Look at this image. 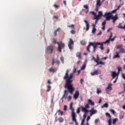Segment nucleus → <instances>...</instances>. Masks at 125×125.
Returning a JSON list of instances; mask_svg holds the SVG:
<instances>
[{
  "mask_svg": "<svg viewBox=\"0 0 125 125\" xmlns=\"http://www.w3.org/2000/svg\"><path fill=\"white\" fill-rule=\"evenodd\" d=\"M118 28H119V29L120 28V29H124V26L123 27V26H122L121 25H119V26H118Z\"/></svg>",
  "mask_w": 125,
  "mask_h": 125,
  "instance_id": "nucleus-63",
  "label": "nucleus"
},
{
  "mask_svg": "<svg viewBox=\"0 0 125 125\" xmlns=\"http://www.w3.org/2000/svg\"><path fill=\"white\" fill-rule=\"evenodd\" d=\"M58 112L59 113H60L61 116H63V111H61L60 110V109H59L58 111Z\"/></svg>",
  "mask_w": 125,
  "mask_h": 125,
  "instance_id": "nucleus-51",
  "label": "nucleus"
},
{
  "mask_svg": "<svg viewBox=\"0 0 125 125\" xmlns=\"http://www.w3.org/2000/svg\"><path fill=\"white\" fill-rule=\"evenodd\" d=\"M54 63H56V64H60V62L59 60H55L54 59L52 60V65H54Z\"/></svg>",
  "mask_w": 125,
  "mask_h": 125,
  "instance_id": "nucleus-20",
  "label": "nucleus"
},
{
  "mask_svg": "<svg viewBox=\"0 0 125 125\" xmlns=\"http://www.w3.org/2000/svg\"><path fill=\"white\" fill-rule=\"evenodd\" d=\"M120 52H116V55H115L113 56V58H114V59H116V58H120V57H121L120 56V55L119 54V53H120Z\"/></svg>",
  "mask_w": 125,
  "mask_h": 125,
  "instance_id": "nucleus-18",
  "label": "nucleus"
},
{
  "mask_svg": "<svg viewBox=\"0 0 125 125\" xmlns=\"http://www.w3.org/2000/svg\"><path fill=\"white\" fill-rule=\"evenodd\" d=\"M112 83H109L108 84V86L106 87V88L105 89V90L106 91V93H108V91H109V90H112Z\"/></svg>",
  "mask_w": 125,
  "mask_h": 125,
  "instance_id": "nucleus-15",
  "label": "nucleus"
},
{
  "mask_svg": "<svg viewBox=\"0 0 125 125\" xmlns=\"http://www.w3.org/2000/svg\"><path fill=\"white\" fill-rule=\"evenodd\" d=\"M110 111L111 112V113H112V114L113 115H115V113H116V112L115 111V110L114 109H110Z\"/></svg>",
  "mask_w": 125,
  "mask_h": 125,
  "instance_id": "nucleus-44",
  "label": "nucleus"
},
{
  "mask_svg": "<svg viewBox=\"0 0 125 125\" xmlns=\"http://www.w3.org/2000/svg\"><path fill=\"white\" fill-rule=\"evenodd\" d=\"M89 112H91L92 114H96L97 113V111L94 110V109H91V110L89 111Z\"/></svg>",
  "mask_w": 125,
  "mask_h": 125,
  "instance_id": "nucleus-30",
  "label": "nucleus"
},
{
  "mask_svg": "<svg viewBox=\"0 0 125 125\" xmlns=\"http://www.w3.org/2000/svg\"><path fill=\"white\" fill-rule=\"evenodd\" d=\"M107 21V19H106L102 23V25H103V26H105V25H106V21Z\"/></svg>",
  "mask_w": 125,
  "mask_h": 125,
  "instance_id": "nucleus-39",
  "label": "nucleus"
},
{
  "mask_svg": "<svg viewBox=\"0 0 125 125\" xmlns=\"http://www.w3.org/2000/svg\"><path fill=\"white\" fill-rule=\"evenodd\" d=\"M84 23L86 24V31H88L89 30V23L86 20H84Z\"/></svg>",
  "mask_w": 125,
  "mask_h": 125,
  "instance_id": "nucleus-16",
  "label": "nucleus"
},
{
  "mask_svg": "<svg viewBox=\"0 0 125 125\" xmlns=\"http://www.w3.org/2000/svg\"><path fill=\"white\" fill-rule=\"evenodd\" d=\"M49 71L50 72V73L51 72L55 73V72H56V70H55L54 68L51 67L49 69Z\"/></svg>",
  "mask_w": 125,
  "mask_h": 125,
  "instance_id": "nucleus-24",
  "label": "nucleus"
},
{
  "mask_svg": "<svg viewBox=\"0 0 125 125\" xmlns=\"http://www.w3.org/2000/svg\"><path fill=\"white\" fill-rule=\"evenodd\" d=\"M117 121H118V118H115L114 119H113V121H112L113 125H115V124L117 123Z\"/></svg>",
  "mask_w": 125,
  "mask_h": 125,
  "instance_id": "nucleus-29",
  "label": "nucleus"
},
{
  "mask_svg": "<svg viewBox=\"0 0 125 125\" xmlns=\"http://www.w3.org/2000/svg\"><path fill=\"white\" fill-rule=\"evenodd\" d=\"M96 6H101V2H100V0H98L96 3Z\"/></svg>",
  "mask_w": 125,
  "mask_h": 125,
  "instance_id": "nucleus-25",
  "label": "nucleus"
},
{
  "mask_svg": "<svg viewBox=\"0 0 125 125\" xmlns=\"http://www.w3.org/2000/svg\"><path fill=\"white\" fill-rule=\"evenodd\" d=\"M53 43L56 44V43H57V42H57V40H56V39H53Z\"/></svg>",
  "mask_w": 125,
  "mask_h": 125,
  "instance_id": "nucleus-43",
  "label": "nucleus"
},
{
  "mask_svg": "<svg viewBox=\"0 0 125 125\" xmlns=\"http://www.w3.org/2000/svg\"><path fill=\"white\" fill-rule=\"evenodd\" d=\"M67 109V105H64L63 107V111H66Z\"/></svg>",
  "mask_w": 125,
  "mask_h": 125,
  "instance_id": "nucleus-52",
  "label": "nucleus"
},
{
  "mask_svg": "<svg viewBox=\"0 0 125 125\" xmlns=\"http://www.w3.org/2000/svg\"><path fill=\"white\" fill-rule=\"evenodd\" d=\"M95 18H94V19H95L96 20H99V19L100 18V17L98 15H96L95 16Z\"/></svg>",
  "mask_w": 125,
  "mask_h": 125,
  "instance_id": "nucleus-34",
  "label": "nucleus"
},
{
  "mask_svg": "<svg viewBox=\"0 0 125 125\" xmlns=\"http://www.w3.org/2000/svg\"><path fill=\"white\" fill-rule=\"evenodd\" d=\"M104 18L106 19L107 21H110V20L112 19L113 20V23H115L117 19H119V17H118V15L116 14L115 16H113V15L106 16L105 17H104Z\"/></svg>",
  "mask_w": 125,
  "mask_h": 125,
  "instance_id": "nucleus-3",
  "label": "nucleus"
},
{
  "mask_svg": "<svg viewBox=\"0 0 125 125\" xmlns=\"http://www.w3.org/2000/svg\"><path fill=\"white\" fill-rule=\"evenodd\" d=\"M68 90H65L64 92V95L63 96V97L62 98V100L63 102V99H66V98H67V96L68 95Z\"/></svg>",
  "mask_w": 125,
  "mask_h": 125,
  "instance_id": "nucleus-13",
  "label": "nucleus"
},
{
  "mask_svg": "<svg viewBox=\"0 0 125 125\" xmlns=\"http://www.w3.org/2000/svg\"><path fill=\"white\" fill-rule=\"evenodd\" d=\"M83 7L85 9H83V11H85V13L86 14H87V13H88V12L89 11V8L88 7V5H84L83 6Z\"/></svg>",
  "mask_w": 125,
  "mask_h": 125,
  "instance_id": "nucleus-10",
  "label": "nucleus"
},
{
  "mask_svg": "<svg viewBox=\"0 0 125 125\" xmlns=\"http://www.w3.org/2000/svg\"><path fill=\"white\" fill-rule=\"evenodd\" d=\"M72 45H74V41H73V39H70L69 42H68V46L71 50L73 49V47H72Z\"/></svg>",
  "mask_w": 125,
  "mask_h": 125,
  "instance_id": "nucleus-9",
  "label": "nucleus"
},
{
  "mask_svg": "<svg viewBox=\"0 0 125 125\" xmlns=\"http://www.w3.org/2000/svg\"><path fill=\"white\" fill-rule=\"evenodd\" d=\"M111 76L112 77V79H115V78L117 77V73H116V71H112Z\"/></svg>",
  "mask_w": 125,
  "mask_h": 125,
  "instance_id": "nucleus-17",
  "label": "nucleus"
},
{
  "mask_svg": "<svg viewBox=\"0 0 125 125\" xmlns=\"http://www.w3.org/2000/svg\"><path fill=\"white\" fill-rule=\"evenodd\" d=\"M54 36H55V37H57V31H56V30L54 33Z\"/></svg>",
  "mask_w": 125,
  "mask_h": 125,
  "instance_id": "nucleus-57",
  "label": "nucleus"
},
{
  "mask_svg": "<svg viewBox=\"0 0 125 125\" xmlns=\"http://www.w3.org/2000/svg\"><path fill=\"white\" fill-rule=\"evenodd\" d=\"M97 94H99V93H101V90L99 89V88H97Z\"/></svg>",
  "mask_w": 125,
  "mask_h": 125,
  "instance_id": "nucleus-42",
  "label": "nucleus"
},
{
  "mask_svg": "<svg viewBox=\"0 0 125 125\" xmlns=\"http://www.w3.org/2000/svg\"><path fill=\"white\" fill-rule=\"evenodd\" d=\"M67 27L68 28H72V29H74L75 28V25L74 24H71L70 25H68Z\"/></svg>",
  "mask_w": 125,
  "mask_h": 125,
  "instance_id": "nucleus-37",
  "label": "nucleus"
},
{
  "mask_svg": "<svg viewBox=\"0 0 125 125\" xmlns=\"http://www.w3.org/2000/svg\"><path fill=\"white\" fill-rule=\"evenodd\" d=\"M81 42V44H82V45H85V41H82L80 42Z\"/></svg>",
  "mask_w": 125,
  "mask_h": 125,
  "instance_id": "nucleus-35",
  "label": "nucleus"
},
{
  "mask_svg": "<svg viewBox=\"0 0 125 125\" xmlns=\"http://www.w3.org/2000/svg\"><path fill=\"white\" fill-rule=\"evenodd\" d=\"M104 107L105 108H108V107H109V104H108V103H105L102 106V108H104Z\"/></svg>",
  "mask_w": 125,
  "mask_h": 125,
  "instance_id": "nucleus-28",
  "label": "nucleus"
},
{
  "mask_svg": "<svg viewBox=\"0 0 125 125\" xmlns=\"http://www.w3.org/2000/svg\"><path fill=\"white\" fill-rule=\"evenodd\" d=\"M117 48H118V49H119V50H121V49H122V45H119L117 46Z\"/></svg>",
  "mask_w": 125,
  "mask_h": 125,
  "instance_id": "nucleus-47",
  "label": "nucleus"
},
{
  "mask_svg": "<svg viewBox=\"0 0 125 125\" xmlns=\"http://www.w3.org/2000/svg\"><path fill=\"white\" fill-rule=\"evenodd\" d=\"M47 51L48 53H52L53 51V46L50 45L47 47Z\"/></svg>",
  "mask_w": 125,
  "mask_h": 125,
  "instance_id": "nucleus-11",
  "label": "nucleus"
},
{
  "mask_svg": "<svg viewBox=\"0 0 125 125\" xmlns=\"http://www.w3.org/2000/svg\"><path fill=\"white\" fill-rule=\"evenodd\" d=\"M81 107H78L77 110V114H80V112H81V111L80 110V109H81Z\"/></svg>",
  "mask_w": 125,
  "mask_h": 125,
  "instance_id": "nucleus-50",
  "label": "nucleus"
},
{
  "mask_svg": "<svg viewBox=\"0 0 125 125\" xmlns=\"http://www.w3.org/2000/svg\"><path fill=\"white\" fill-rule=\"evenodd\" d=\"M47 88L48 89L46 90V92H49V91H50V90L51 89V86H50V85H48Z\"/></svg>",
  "mask_w": 125,
  "mask_h": 125,
  "instance_id": "nucleus-32",
  "label": "nucleus"
},
{
  "mask_svg": "<svg viewBox=\"0 0 125 125\" xmlns=\"http://www.w3.org/2000/svg\"><path fill=\"white\" fill-rule=\"evenodd\" d=\"M81 108L82 109V112H84L83 115V119H85V118H86V116L87 115V113L89 112V110L85 109V108H84L83 106H81Z\"/></svg>",
  "mask_w": 125,
  "mask_h": 125,
  "instance_id": "nucleus-5",
  "label": "nucleus"
},
{
  "mask_svg": "<svg viewBox=\"0 0 125 125\" xmlns=\"http://www.w3.org/2000/svg\"><path fill=\"white\" fill-rule=\"evenodd\" d=\"M120 51L121 53H125V49L124 48L120 49Z\"/></svg>",
  "mask_w": 125,
  "mask_h": 125,
  "instance_id": "nucleus-33",
  "label": "nucleus"
},
{
  "mask_svg": "<svg viewBox=\"0 0 125 125\" xmlns=\"http://www.w3.org/2000/svg\"><path fill=\"white\" fill-rule=\"evenodd\" d=\"M117 9H115L111 12H106L104 14V15L103 16L104 17H105V16H110L111 15H113V13H115V12H117Z\"/></svg>",
  "mask_w": 125,
  "mask_h": 125,
  "instance_id": "nucleus-7",
  "label": "nucleus"
},
{
  "mask_svg": "<svg viewBox=\"0 0 125 125\" xmlns=\"http://www.w3.org/2000/svg\"><path fill=\"white\" fill-rule=\"evenodd\" d=\"M122 77L124 80H125V74H122Z\"/></svg>",
  "mask_w": 125,
  "mask_h": 125,
  "instance_id": "nucleus-64",
  "label": "nucleus"
},
{
  "mask_svg": "<svg viewBox=\"0 0 125 125\" xmlns=\"http://www.w3.org/2000/svg\"><path fill=\"white\" fill-rule=\"evenodd\" d=\"M100 48L101 49V50H103L104 49V47H103V45H100Z\"/></svg>",
  "mask_w": 125,
  "mask_h": 125,
  "instance_id": "nucleus-62",
  "label": "nucleus"
},
{
  "mask_svg": "<svg viewBox=\"0 0 125 125\" xmlns=\"http://www.w3.org/2000/svg\"><path fill=\"white\" fill-rule=\"evenodd\" d=\"M105 116L106 117H108V118H109V120L107 121V123H108V125H112V119L111 118H112V116H111L110 113L106 112L105 113Z\"/></svg>",
  "mask_w": 125,
  "mask_h": 125,
  "instance_id": "nucleus-8",
  "label": "nucleus"
},
{
  "mask_svg": "<svg viewBox=\"0 0 125 125\" xmlns=\"http://www.w3.org/2000/svg\"><path fill=\"white\" fill-rule=\"evenodd\" d=\"M96 32V29L95 27H93L92 30V34H94Z\"/></svg>",
  "mask_w": 125,
  "mask_h": 125,
  "instance_id": "nucleus-38",
  "label": "nucleus"
},
{
  "mask_svg": "<svg viewBox=\"0 0 125 125\" xmlns=\"http://www.w3.org/2000/svg\"><path fill=\"white\" fill-rule=\"evenodd\" d=\"M58 121L60 123H63V122H64V119L62 117H59L58 118Z\"/></svg>",
  "mask_w": 125,
  "mask_h": 125,
  "instance_id": "nucleus-26",
  "label": "nucleus"
},
{
  "mask_svg": "<svg viewBox=\"0 0 125 125\" xmlns=\"http://www.w3.org/2000/svg\"><path fill=\"white\" fill-rule=\"evenodd\" d=\"M123 85H124V91L122 92V93H125V83H123Z\"/></svg>",
  "mask_w": 125,
  "mask_h": 125,
  "instance_id": "nucleus-49",
  "label": "nucleus"
},
{
  "mask_svg": "<svg viewBox=\"0 0 125 125\" xmlns=\"http://www.w3.org/2000/svg\"><path fill=\"white\" fill-rule=\"evenodd\" d=\"M79 96H80V93L79 92V91H76L73 97L74 99H78V98H79Z\"/></svg>",
  "mask_w": 125,
  "mask_h": 125,
  "instance_id": "nucleus-14",
  "label": "nucleus"
},
{
  "mask_svg": "<svg viewBox=\"0 0 125 125\" xmlns=\"http://www.w3.org/2000/svg\"><path fill=\"white\" fill-rule=\"evenodd\" d=\"M70 33L72 35H75V34H76V31H75V30H72L70 31Z\"/></svg>",
  "mask_w": 125,
  "mask_h": 125,
  "instance_id": "nucleus-45",
  "label": "nucleus"
},
{
  "mask_svg": "<svg viewBox=\"0 0 125 125\" xmlns=\"http://www.w3.org/2000/svg\"><path fill=\"white\" fill-rule=\"evenodd\" d=\"M72 122H75L76 125H79L78 121H77V115H74V116H71Z\"/></svg>",
  "mask_w": 125,
  "mask_h": 125,
  "instance_id": "nucleus-12",
  "label": "nucleus"
},
{
  "mask_svg": "<svg viewBox=\"0 0 125 125\" xmlns=\"http://www.w3.org/2000/svg\"><path fill=\"white\" fill-rule=\"evenodd\" d=\"M88 104H89H89H90V105H92V106H94L95 105L94 102H92V101L90 99L88 100Z\"/></svg>",
  "mask_w": 125,
  "mask_h": 125,
  "instance_id": "nucleus-22",
  "label": "nucleus"
},
{
  "mask_svg": "<svg viewBox=\"0 0 125 125\" xmlns=\"http://www.w3.org/2000/svg\"><path fill=\"white\" fill-rule=\"evenodd\" d=\"M100 58H99V55H96V63H98L99 62Z\"/></svg>",
  "mask_w": 125,
  "mask_h": 125,
  "instance_id": "nucleus-27",
  "label": "nucleus"
},
{
  "mask_svg": "<svg viewBox=\"0 0 125 125\" xmlns=\"http://www.w3.org/2000/svg\"><path fill=\"white\" fill-rule=\"evenodd\" d=\"M90 120V116H88L86 119V122H88V121Z\"/></svg>",
  "mask_w": 125,
  "mask_h": 125,
  "instance_id": "nucleus-59",
  "label": "nucleus"
},
{
  "mask_svg": "<svg viewBox=\"0 0 125 125\" xmlns=\"http://www.w3.org/2000/svg\"><path fill=\"white\" fill-rule=\"evenodd\" d=\"M85 109H89L90 106H89V104H87L85 105Z\"/></svg>",
  "mask_w": 125,
  "mask_h": 125,
  "instance_id": "nucleus-36",
  "label": "nucleus"
},
{
  "mask_svg": "<svg viewBox=\"0 0 125 125\" xmlns=\"http://www.w3.org/2000/svg\"><path fill=\"white\" fill-rule=\"evenodd\" d=\"M96 11L97 12L98 10H99V6H96V8H95Z\"/></svg>",
  "mask_w": 125,
  "mask_h": 125,
  "instance_id": "nucleus-55",
  "label": "nucleus"
},
{
  "mask_svg": "<svg viewBox=\"0 0 125 125\" xmlns=\"http://www.w3.org/2000/svg\"><path fill=\"white\" fill-rule=\"evenodd\" d=\"M85 121V119H83V120L82 121V123H81L82 125H83V123H84Z\"/></svg>",
  "mask_w": 125,
  "mask_h": 125,
  "instance_id": "nucleus-61",
  "label": "nucleus"
},
{
  "mask_svg": "<svg viewBox=\"0 0 125 125\" xmlns=\"http://www.w3.org/2000/svg\"><path fill=\"white\" fill-rule=\"evenodd\" d=\"M105 64H106V63H105V62H103L102 61L97 62V64L95 65V66H98V65H105Z\"/></svg>",
  "mask_w": 125,
  "mask_h": 125,
  "instance_id": "nucleus-19",
  "label": "nucleus"
},
{
  "mask_svg": "<svg viewBox=\"0 0 125 125\" xmlns=\"http://www.w3.org/2000/svg\"><path fill=\"white\" fill-rule=\"evenodd\" d=\"M67 99H68V101H71V100L72 99V96H69L67 98Z\"/></svg>",
  "mask_w": 125,
  "mask_h": 125,
  "instance_id": "nucleus-53",
  "label": "nucleus"
},
{
  "mask_svg": "<svg viewBox=\"0 0 125 125\" xmlns=\"http://www.w3.org/2000/svg\"><path fill=\"white\" fill-rule=\"evenodd\" d=\"M69 72H70V70L67 69L63 77V80H65V84L64 85V87L67 89L70 94H73V93L75 91V88L72 83H73V80L72 79L74 76V74L77 72V68H74L73 73H70L69 76Z\"/></svg>",
  "mask_w": 125,
  "mask_h": 125,
  "instance_id": "nucleus-1",
  "label": "nucleus"
},
{
  "mask_svg": "<svg viewBox=\"0 0 125 125\" xmlns=\"http://www.w3.org/2000/svg\"><path fill=\"white\" fill-rule=\"evenodd\" d=\"M69 109L71 110V117L77 116V114L75 112V109L73 108V103H70Z\"/></svg>",
  "mask_w": 125,
  "mask_h": 125,
  "instance_id": "nucleus-6",
  "label": "nucleus"
},
{
  "mask_svg": "<svg viewBox=\"0 0 125 125\" xmlns=\"http://www.w3.org/2000/svg\"><path fill=\"white\" fill-rule=\"evenodd\" d=\"M98 122H99V119H95V124H96V125L97 124V123H98Z\"/></svg>",
  "mask_w": 125,
  "mask_h": 125,
  "instance_id": "nucleus-54",
  "label": "nucleus"
},
{
  "mask_svg": "<svg viewBox=\"0 0 125 125\" xmlns=\"http://www.w3.org/2000/svg\"><path fill=\"white\" fill-rule=\"evenodd\" d=\"M85 69V64H83L81 67V70H84Z\"/></svg>",
  "mask_w": 125,
  "mask_h": 125,
  "instance_id": "nucleus-46",
  "label": "nucleus"
},
{
  "mask_svg": "<svg viewBox=\"0 0 125 125\" xmlns=\"http://www.w3.org/2000/svg\"><path fill=\"white\" fill-rule=\"evenodd\" d=\"M117 69H118V71L119 72L122 71V67H121V66H118V67H117Z\"/></svg>",
  "mask_w": 125,
  "mask_h": 125,
  "instance_id": "nucleus-48",
  "label": "nucleus"
},
{
  "mask_svg": "<svg viewBox=\"0 0 125 125\" xmlns=\"http://www.w3.org/2000/svg\"><path fill=\"white\" fill-rule=\"evenodd\" d=\"M113 37V33L112 32H110V36L109 38L105 42L101 43L99 42H90L89 43V44L87 46L86 49L87 51L88 52H90V50H89V48H90V46H93V52H95L96 51V49H97V46L98 45H103V44H105V43H109L110 42V41L114 42L115 41V39H116V37H114L113 39H112V37Z\"/></svg>",
  "mask_w": 125,
  "mask_h": 125,
  "instance_id": "nucleus-2",
  "label": "nucleus"
},
{
  "mask_svg": "<svg viewBox=\"0 0 125 125\" xmlns=\"http://www.w3.org/2000/svg\"><path fill=\"white\" fill-rule=\"evenodd\" d=\"M57 119L58 117H57V113L55 114V123H57Z\"/></svg>",
  "mask_w": 125,
  "mask_h": 125,
  "instance_id": "nucleus-31",
  "label": "nucleus"
},
{
  "mask_svg": "<svg viewBox=\"0 0 125 125\" xmlns=\"http://www.w3.org/2000/svg\"><path fill=\"white\" fill-rule=\"evenodd\" d=\"M91 76L98 75V70H95L94 72H91Z\"/></svg>",
  "mask_w": 125,
  "mask_h": 125,
  "instance_id": "nucleus-21",
  "label": "nucleus"
},
{
  "mask_svg": "<svg viewBox=\"0 0 125 125\" xmlns=\"http://www.w3.org/2000/svg\"><path fill=\"white\" fill-rule=\"evenodd\" d=\"M61 61L62 64H64V58L63 57H61Z\"/></svg>",
  "mask_w": 125,
  "mask_h": 125,
  "instance_id": "nucleus-40",
  "label": "nucleus"
},
{
  "mask_svg": "<svg viewBox=\"0 0 125 125\" xmlns=\"http://www.w3.org/2000/svg\"><path fill=\"white\" fill-rule=\"evenodd\" d=\"M82 54L81 53V52H79L78 53H77L76 54V56L77 57H78V58H79V59H82Z\"/></svg>",
  "mask_w": 125,
  "mask_h": 125,
  "instance_id": "nucleus-23",
  "label": "nucleus"
},
{
  "mask_svg": "<svg viewBox=\"0 0 125 125\" xmlns=\"http://www.w3.org/2000/svg\"><path fill=\"white\" fill-rule=\"evenodd\" d=\"M100 17H101V16H103V13H102V12L100 11L99 12V14L98 15Z\"/></svg>",
  "mask_w": 125,
  "mask_h": 125,
  "instance_id": "nucleus-41",
  "label": "nucleus"
},
{
  "mask_svg": "<svg viewBox=\"0 0 125 125\" xmlns=\"http://www.w3.org/2000/svg\"><path fill=\"white\" fill-rule=\"evenodd\" d=\"M57 43L58 45V50L59 52H62V49L65 48V44L62 43V42H58Z\"/></svg>",
  "mask_w": 125,
  "mask_h": 125,
  "instance_id": "nucleus-4",
  "label": "nucleus"
},
{
  "mask_svg": "<svg viewBox=\"0 0 125 125\" xmlns=\"http://www.w3.org/2000/svg\"><path fill=\"white\" fill-rule=\"evenodd\" d=\"M96 11L97 12L98 10H99V6H96V8H95Z\"/></svg>",
  "mask_w": 125,
  "mask_h": 125,
  "instance_id": "nucleus-56",
  "label": "nucleus"
},
{
  "mask_svg": "<svg viewBox=\"0 0 125 125\" xmlns=\"http://www.w3.org/2000/svg\"><path fill=\"white\" fill-rule=\"evenodd\" d=\"M124 117H125V115H120V119L121 120H122V119H124Z\"/></svg>",
  "mask_w": 125,
  "mask_h": 125,
  "instance_id": "nucleus-58",
  "label": "nucleus"
},
{
  "mask_svg": "<svg viewBox=\"0 0 125 125\" xmlns=\"http://www.w3.org/2000/svg\"><path fill=\"white\" fill-rule=\"evenodd\" d=\"M54 7H55L56 8H59V6H58L57 4H54Z\"/></svg>",
  "mask_w": 125,
  "mask_h": 125,
  "instance_id": "nucleus-60",
  "label": "nucleus"
}]
</instances>
